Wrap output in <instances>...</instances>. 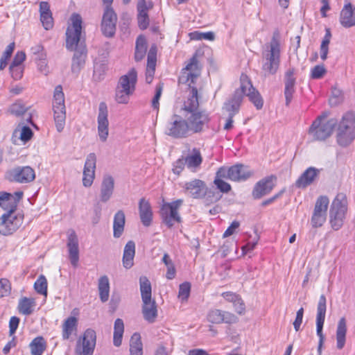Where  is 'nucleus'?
Segmentation results:
<instances>
[{
	"instance_id": "nucleus-1",
	"label": "nucleus",
	"mask_w": 355,
	"mask_h": 355,
	"mask_svg": "<svg viewBox=\"0 0 355 355\" xmlns=\"http://www.w3.org/2000/svg\"><path fill=\"white\" fill-rule=\"evenodd\" d=\"M71 19L72 24L66 31V48L69 51H75L71 71L73 73H78L85 65L87 51L85 40L81 36V17L78 14H73Z\"/></svg>"
},
{
	"instance_id": "nucleus-2",
	"label": "nucleus",
	"mask_w": 355,
	"mask_h": 355,
	"mask_svg": "<svg viewBox=\"0 0 355 355\" xmlns=\"http://www.w3.org/2000/svg\"><path fill=\"white\" fill-rule=\"evenodd\" d=\"M262 70L265 75L275 74L280 64V43L276 35H273L270 42L263 46Z\"/></svg>"
},
{
	"instance_id": "nucleus-3",
	"label": "nucleus",
	"mask_w": 355,
	"mask_h": 355,
	"mask_svg": "<svg viewBox=\"0 0 355 355\" xmlns=\"http://www.w3.org/2000/svg\"><path fill=\"white\" fill-rule=\"evenodd\" d=\"M355 139V114L349 112L345 114L338 125L336 140L339 146L347 147Z\"/></svg>"
},
{
	"instance_id": "nucleus-4",
	"label": "nucleus",
	"mask_w": 355,
	"mask_h": 355,
	"mask_svg": "<svg viewBox=\"0 0 355 355\" xmlns=\"http://www.w3.org/2000/svg\"><path fill=\"white\" fill-rule=\"evenodd\" d=\"M347 211V197L343 193H339L334 199L329 209V221L334 230L343 227Z\"/></svg>"
},
{
	"instance_id": "nucleus-5",
	"label": "nucleus",
	"mask_w": 355,
	"mask_h": 355,
	"mask_svg": "<svg viewBox=\"0 0 355 355\" xmlns=\"http://www.w3.org/2000/svg\"><path fill=\"white\" fill-rule=\"evenodd\" d=\"M336 124L335 119L327 120L325 115L319 116L310 127L309 133L315 140L324 141L331 135Z\"/></svg>"
},
{
	"instance_id": "nucleus-6",
	"label": "nucleus",
	"mask_w": 355,
	"mask_h": 355,
	"mask_svg": "<svg viewBox=\"0 0 355 355\" xmlns=\"http://www.w3.org/2000/svg\"><path fill=\"white\" fill-rule=\"evenodd\" d=\"M53 117L58 132H61L65 125L66 107L64 94L61 85L55 87L53 99Z\"/></svg>"
},
{
	"instance_id": "nucleus-7",
	"label": "nucleus",
	"mask_w": 355,
	"mask_h": 355,
	"mask_svg": "<svg viewBox=\"0 0 355 355\" xmlns=\"http://www.w3.org/2000/svg\"><path fill=\"white\" fill-rule=\"evenodd\" d=\"M183 203V200L178 199L171 202H165L160 209V215L163 223L171 228L175 223H180L181 217L179 215L178 209Z\"/></svg>"
},
{
	"instance_id": "nucleus-8",
	"label": "nucleus",
	"mask_w": 355,
	"mask_h": 355,
	"mask_svg": "<svg viewBox=\"0 0 355 355\" xmlns=\"http://www.w3.org/2000/svg\"><path fill=\"white\" fill-rule=\"evenodd\" d=\"M253 172L247 166L235 164L229 168L221 167L218 170V175L232 181H245L251 177Z\"/></svg>"
},
{
	"instance_id": "nucleus-9",
	"label": "nucleus",
	"mask_w": 355,
	"mask_h": 355,
	"mask_svg": "<svg viewBox=\"0 0 355 355\" xmlns=\"http://www.w3.org/2000/svg\"><path fill=\"white\" fill-rule=\"evenodd\" d=\"M166 133L173 138L181 139L191 135L187 120L174 114L168 121Z\"/></svg>"
},
{
	"instance_id": "nucleus-10",
	"label": "nucleus",
	"mask_w": 355,
	"mask_h": 355,
	"mask_svg": "<svg viewBox=\"0 0 355 355\" xmlns=\"http://www.w3.org/2000/svg\"><path fill=\"white\" fill-rule=\"evenodd\" d=\"M329 200L326 196H319L315 203L311 224L313 228L320 227L325 223Z\"/></svg>"
},
{
	"instance_id": "nucleus-11",
	"label": "nucleus",
	"mask_w": 355,
	"mask_h": 355,
	"mask_svg": "<svg viewBox=\"0 0 355 355\" xmlns=\"http://www.w3.org/2000/svg\"><path fill=\"white\" fill-rule=\"evenodd\" d=\"M96 342V331L92 329L85 331L82 338H80L76 345V355H93Z\"/></svg>"
},
{
	"instance_id": "nucleus-12",
	"label": "nucleus",
	"mask_w": 355,
	"mask_h": 355,
	"mask_svg": "<svg viewBox=\"0 0 355 355\" xmlns=\"http://www.w3.org/2000/svg\"><path fill=\"white\" fill-rule=\"evenodd\" d=\"M24 216L21 214H3L0 217V234L4 236L12 234L22 224Z\"/></svg>"
},
{
	"instance_id": "nucleus-13",
	"label": "nucleus",
	"mask_w": 355,
	"mask_h": 355,
	"mask_svg": "<svg viewBox=\"0 0 355 355\" xmlns=\"http://www.w3.org/2000/svg\"><path fill=\"white\" fill-rule=\"evenodd\" d=\"M240 80L241 85L239 89L242 91V96H248L256 108L261 110L263 107V100L260 93L253 87L250 80L246 75L242 74Z\"/></svg>"
},
{
	"instance_id": "nucleus-14",
	"label": "nucleus",
	"mask_w": 355,
	"mask_h": 355,
	"mask_svg": "<svg viewBox=\"0 0 355 355\" xmlns=\"http://www.w3.org/2000/svg\"><path fill=\"white\" fill-rule=\"evenodd\" d=\"M326 309V297L324 295H321L318 304L316 315V334L319 337L318 347V352L319 354H321L322 347L325 339L324 335L322 333V329L325 320Z\"/></svg>"
},
{
	"instance_id": "nucleus-15",
	"label": "nucleus",
	"mask_w": 355,
	"mask_h": 355,
	"mask_svg": "<svg viewBox=\"0 0 355 355\" xmlns=\"http://www.w3.org/2000/svg\"><path fill=\"white\" fill-rule=\"evenodd\" d=\"M7 178L11 182L26 184L35 180V173L31 166H17L7 173Z\"/></svg>"
},
{
	"instance_id": "nucleus-16",
	"label": "nucleus",
	"mask_w": 355,
	"mask_h": 355,
	"mask_svg": "<svg viewBox=\"0 0 355 355\" xmlns=\"http://www.w3.org/2000/svg\"><path fill=\"white\" fill-rule=\"evenodd\" d=\"M200 69L197 58V53H196L182 69V74L179 78L180 83H187L190 80L191 83H194L196 79L200 74Z\"/></svg>"
},
{
	"instance_id": "nucleus-17",
	"label": "nucleus",
	"mask_w": 355,
	"mask_h": 355,
	"mask_svg": "<svg viewBox=\"0 0 355 355\" xmlns=\"http://www.w3.org/2000/svg\"><path fill=\"white\" fill-rule=\"evenodd\" d=\"M186 120L191 135L202 132L204 127L208 124L209 117L208 114L202 111L190 114L189 116H187Z\"/></svg>"
},
{
	"instance_id": "nucleus-18",
	"label": "nucleus",
	"mask_w": 355,
	"mask_h": 355,
	"mask_svg": "<svg viewBox=\"0 0 355 355\" xmlns=\"http://www.w3.org/2000/svg\"><path fill=\"white\" fill-rule=\"evenodd\" d=\"M22 196V191H16L14 193L0 192V207L6 211L5 214L15 213L17 205Z\"/></svg>"
},
{
	"instance_id": "nucleus-19",
	"label": "nucleus",
	"mask_w": 355,
	"mask_h": 355,
	"mask_svg": "<svg viewBox=\"0 0 355 355\" xmlns=\"http://www.w3.org/2000/svg\"><path fill=\"white\" fill-rule=\"evenodd\" d=\"M116 21L117 17L113 9L106 6L101 22V31L105 36L107 37L114 36Z\"/></svg>"
},
{
	"instance_id": "nucleus-20",
	"label": "nucleus",
	"mask_w": 355,
	"mask_h": 355,
	"mask_svg": "<svg viewBox=\"0 0 355 355\" xmlns=\"http://www.w3.org/2000/svg\"><path fill=\"white\" fill-rule=\"evenodd\" d=\"M108 111L107 106L105 102L99 104L98 114V133L99 139L101 141L105 142L108 137V125L107 119Z\"/></svg>"
},
{
	"instance_id": "nucleus-21",
	"label": "nucleus",
	"mask_w": 355,
	"mask_h": 355,
	"mask_svg": "<svg viewBox=\"0 0 355 355\" xmlns=\"http://www.w3.org/2000/svg\"><path fill=\"white\" fill-rule=\"evenodd\" d=\"M96 166V156L95 153H89L86 158L84 169L83 184L85 187H89L93 184L95 178V170Z\"/></svg>"
},
{
	"instance_id": "nucleus-22",
	"label": "nucleus",
	"mask_w": 355,
	"mask_h": 355,
	"mask_svg": "<svg viewBox=\"0 0 355 355\" xmlns=\"http://www.w3.org/2000/svg\"><path fill=\"white\" fill-rule=\"evenodd\" d=\"M183 188L185 192L195 199L202 198L206 194L207 185L199 179H193L184 183Z\"/></svg>"
},
{
	"instance_id": "nucleus-23",
	"label": "nucleus",
	"mask_w": 355,
	"mask_h": 355,
	"mask_svg": "<svg viewBox=\"0 0 355 355\" xmlns=\"http://www.w3.org/2000/svg\"><path fill=\"white\" fill-rule=\"evenodd\" d=\"M276 180L274 175L268 176L261 179L254 187L252 196L254 199H259L263 196L270 193L275 187L273 181Z\"/></svg>"
},
{
	"instance_id": "nucleus-24",
	"label": "nucleus",
	"mask_w": 355,
	"mask_h": 355,
	"mask_svg": "<svg viewBox=\"0 0 355 355\" xmlns=\"http://www.w3.org/2000/svg\"><path fill=\"white\" fill-rule=\"evenodd\" d=\"M67 246L70 262L76 268L79 261V246L78 236L74 230H71L68 234Z\"/></svg>"
},
{
	"instance_id": "nucleus-25",
	"label": "nucleus",
	"mask_w": 355,
	"mask_h": 355,
	"mask_svg": "<svg viewBox=\"0 0 355 355\" xmlns=\"http://www.w3.org/2000/svg\"><path fill=\"white\" fill-rule=\"evenodd\" d=\"M320 170L310 166L306 168L295 181V185L297 188L304 189L314 182L318 178Z\"/></svg>"
},
{
	"instance_id": "nucleus-26",
	"label": "nucleus",
	"mask_w": 355,
	"mask_h": 355,
	"mask_svg": "<svg viewBox=\"0 0 355 355\" xmlns=\"http://www.w3.org/2000/svg\"><path fill=\"white\" fill-rule=\"evenodd\" d=\"M114 190V179L110 175H105L100 187L99 198L102 202H107L112 198Z\"/></svg>"
},
{
	"instance_id": "nucleus-27",
	"label": "nucleus",
	"mask_w": 355,
	"mask_h": 355,
	"mask_svg": "<svg viewBox=\"0 0 355 355\" xmlns=\"http://www.w3.org/2000/svg\"><path fill=\"white\" fill-rule=\"evenodd\" d=\"M137 81V73L135 69H131L126 74L120 77L116 87L131 92H135Z\"/></svg>"
},
{
	"instance_id": "nucleus-28",
	"label": "nucleus",
	"mask_w": 355,
	"mask_h": 355,
	"mask_svg": "<svg viewBox=\"0 0 355 355\" xmlns=\"http://www.w3.org/2000/svg\"><path fill=\"white\" fill-rule=\"evenodd\" d=\"M340 23L345 28H350L355 26V8L351 3L344 5L340 14Z\"/></svg>"
},
{
	"instance_id": "nucleus-29",
	"label": "nucleus",
	"mask_w": 355,
	"mask_h": 355,
	"mask_svg": "<svg viewBox=\"0 0 355 355\" xmlns=\"http://www.w3.org/2000/svg\"><path fill=\"white\" fill-rule=\"evenodd\" d=\"M242 101V91L239 88L236 89L232 97L224 104L223 109L228 112V115L234 116L239 112Z\"/></svg>"
},
{
	"instance_id": "nucleus-30",
	"label": "nucleus",
	"mask_w": 355,
	"mask_h": 355,
	"mask_svg": "<svg viewBox=\"0 0 355 355\" xmlns=\"http://www.w3.org/2000/svg\"><path fill=\"white\" fill-rule=\"evenodd\" d=\"M139 216L142 224L148 227L153 220V211L150 202L145 198H141L139 202Z\"/></svg>"
},
{
	"instance_id": "nucleus-31",
	"label": "nucleus",
	"mask_w": 355,
	"mask_h": 355,
	"mask_svg": "<svg viewBox=\"0 0 355 355\" xmlns=\"http://www.w3.org/2000/svg\"><path fill=\"white\" fill-rule=\"evenodd\" d=\"M143 302L142 306V313L144 318L149 323H153L155 322L157 317V304L155 300H150L149 301Z\"/></svg>"
},
{
	"instance_id": "nucleus-32",
	"label": "nucleus",
	"mask_w": 355,
	"mask_h": 355,
	"mask_svg": "<svg viewBox=\"0 0 355 355\" xmlns=\"http://www.w3.org/2000/svg\"><path fill=\"white\" fill-rule=\"evenodd\" d=\"M191 89L187 99L184 103V110L189 114L196 113L199 106L198 89L195 87H191L189 84Z\"/></svg>"
},
{
	"instance_id": "nucleus-33",
	"label": "nucleus",
	"mask_w": 355,
	"mask_h": 355,
	"mask_svg": "<svg viewBox=\"0 0 355 355\" xmlns=\"http://www.w3.org/2000/svg\"><path fill=\"white\" fill-rule=\"evenodd\" d=\"M135 255V243L129 241L124 247L122 258L123 266L126 269L131 268L134 265V257Z\"/></svg>"
},
{
	"instance_id": "nucleus-34",
	"label": "nucleus",
	"mask_w": 355,
	"mask_h": 355,
	"mask_svg": "<svg viewBox=\"0 0 355 355\" xmlns=\"http://www.w3.org/2000/svg\"><path fill=\"white\" fill-rule=\"evenodd\" d=\"M347 321L345 317H342L338 320L336 327V347L338 349H342L345 345L347 334Z\"/></svg>"
},
{
	"instance_id": "nucleus-35",
	"label": "nucleus",
	"mask_w": 355,
	"mask_h": 355,
	"mask_svg": "<svg viewBox=\"0 0 355 355\" xmlns=\"http://www.w3.org/2000/svg\"><path fill=\"white\" fill-rule=\"evenodd\" d=\"M125 223V216L123 211L119 210L114 216L113 220V236L119 238L122 235Z\"/></svg>"
},
{
	"instance_id": "nucleus-36",
	"label": "nucleus",
	"mask_w": 355,
	"mask_h": 355,
	"mask_svg": "<svg viewBox=\"0 0 355 355\" xmlns=\"http://www.w3.org/2000/svg\"><path fill=\"white\" fill-rule=\"evenodd\" d=\"M188 168L193 170L199 167L202 162V157L199 149L194 148L185 157Z\"/></svg>"
},
{
	"instance_id": "nucleus-37",
	"label": "nucleus",
	"mask_w": 355,
	"mask_h": 355,
	"mask_svg": "<svg viewBox=\"0 0 355 355\" xmlns=\"http://www.w3.org/2000/svg\"><path fill=\"white\" fill-rule=\"evenodd\" d=\"M78 320L74 316L68 317L62 324V336L64 340L69 338L72 333L77 329Z\"/></svg>"
},
{
	"instance_id": "nucleus-38",
	"label": "nucleus",
	"mask_w": 355,
	"mask_h": 355,
	"mask_svg": "<svg viewBox=\"0 0 355 355\" xmlns=\"http://www.w3.org/2000/svg\"><path fill=\"white\" fill-rule=\"evenodd\" d=\"M98 289L101 302H107L110 295V282L107 276L103 275L99 278Z\"/></svg>"
},
{
	"instance_id": "nucleus-39",
	"label": "nucleus",
	"mask_w": 355,
	"mask_h": 355,
	"mask_svg": "<svg viewBox=\"0 0 355 355\" xmlns=\"http://www.w3.org/2000/svg\"><path fill=\"white\" fill-rule=\"evenodd\" d=\"M146 40L144 35H139L136 40L135 60L136 62L142 60L146 54Z\"/></svg>"
},
{
	"instance_id": "nucleus-40",
	"label": "nucleus",
	"mask_w": 355,
	"mask_h": 355,
	"mask_svg": "<svg viewBox=\"0 0 355 355\" xmlns=\"http://www.w3.org/2000/svg\"><path fill=\"white\" fill-rule=\"evenodd\" d=\"M139 286L142 301L152 300V287L148 279L145 276L139 278Z\"/></svg>"
},
{
	"instance_id": "nucleus-41",
	"label": "nucleus",
	"mask_w": 355,
	"mask_h": 355,
	"mask_svg": "<svg viewBox=\"0 0 355 355\" xmlns=\"http://www.w3.org/2000/svg\"><path fill=\"white\" fill-rule=\"evenodd\" d=\"M123 332V321L120 318H117L114 324L113 343L114 346L119 347L121 345Z\"/></svg>"
},
{
	"instance_id": "nucleus-42",
	"label": "nucleus",
	"mask_w": 355,
	"mask_h": 355,
	"mask_svg": "<svg viewBox=\"0 0 355 355\" xmlns=\"http://www.w3.org/2000/svg\"><path fill=\"white\" fill-rule=\"evenodd\" d=\"M130 355H142L143 345L141 340L140 334L135 333L130 340Z\"/></svg>"
},
{
	"instance_id": "nucleus-43",
	"label": "nucleus",
	"mask_w": 355,
	"mask_h": 355,
	"mask_svg": "<svg viewBox=\"0 0 355 355\" xmlns=\"http://www.w3.org/2000/svg\"><path fill=\"white\" fill-rule=\"evenodd\" d=\"M32 355H42L45 351L46 343L42 336L35 338L30 343Z\"/></svg>"
},
{
	"instance_id": "nucleus-44",
	"label": "nucleus",
	"mask_w": 355,
	"mask_h": 355,
	"mask_svg": "<svg viewBox=\"0 0 355 355\" xmlns=\"http://www.w3.org/2000/svg\"><path fill=\"white\" fill-rule=\"evenodd\" d=\"M34 305L35 301L33 299L24 297L19 302V311L26 315H31L33 311V306Z\"/></svg>"
},
{
	"instance_id": "nucleus-45",
	"label": "nucleus",
	"mask_w": 355,
	"mask_h": 355,
	"mask_svg": "<svg viewBox=\"0 0 355 355\" xmlns=\"http://www.w3.org/2000/svg\"><path fill=\"white\" fill-rule=\"evenodd\" d=\"M133 92L122 89L118 87L115 89V100L118 103L127 104L129 101L130 96Z\"/></svg>"
},
{
	"instance_id": "nucleus-46",
	"label": "nucleus",
	"mask_w": 355,
	"mask_h": 355,
	"mask_svg": "<svg viewBox=\"0 0 355 355\" xmlns=\"http://www.w3.org/2000/svg\"><path fill=\"white\" fill-rule=\"evenodd\" d=\"M34 288L37 293L46 295L47 280L43 275H41L35 281L34 284Z\"/></svg>"
},
{
	"instance_id": "nucleus-47",
	"label": "nucleus",
	"mask_w": 355,
	"mask_h": 355,
	"mask_svg": "<svg viewBox=\"0 0 355 355\" xmlns=\"http://www.w3.org/2000/svg\"><path fill=\"white\" fill-rule=\"evenodd\" d=\"M203 198H205V203L209 205L218 202L222 198V195L216 190L208 189L207 188L206 194Z\"/></svg>"
},
{
	"instance_id": "nucleus-48",
	"label": "nucleus",
	"mask_w": 355,
	"mask_h": 355,
	"mask_svg": "<svg viewBox=\"0 0 355 355\" xmlns=\"http://www.w3.org/2000/svg\"><path fill=\"white\" fill-rule=\"evenodd\" d=\"M223 311L220 309L210 310L207 314V320L213 324L223 323Z\"/></svg>"
},
{
	"instance_id": "nucleus-49",
	"label": "nucleus",
	"mask_w": 355,
	"mask_h": 355,
	"mask_svg": "<svg viewBox=\"0 0 355 355\" xmlns=\"http://www.w3.org/2000/svg\"><path fill=\"white\" fill-rule=\"evenodd\" d=\"M15 49V43H10L7 46L0 59V70H3L7 66V61L10 58Z\"/></svg>"
},
{
	"instance_id": "nucleus-50",
	"label": "nucleus",
	"mask_w": 355,
	"mask_h": 355,
	"mask_svg": "<svg viewBox=\"0 0 355 355\" xmlns=\"http://www.w3.org/2000/svg\"><path fill=\"white\" fill-rule=\"evenodd\" d=\"M191 291V284L189 282H185L179 286L178 298L182 301H187L189 297Z\"/></svg>"
},
{
	"instance_id": "nucleus-51",
	"label": "nucleus",
	"mask_w": 355,
	"mask_h": 355,
	"mask_svg": "<svg viewBox=\"0 0 355 355\" xmlns=\"http://www.w3.org/2000/svg\"><path fill=\"white\" fill-rule=\"evenodd\" d=\"M157 62V49L155 46L150 47L147 55L146 69H155Z\"/></svg>"
},
{
	"instance_id": "nucleus-52",
	"label": "nucleus",
	"mask_w": 355,
	"mask_h": 355,
	"mask_svg": "<svg viewBox=\"0 0 355 355\" xmlns=\"http://www.w3.org/2000/svg\"><path fill=\"white\" fill-rule=\"evenodd\" d=\"M223 179L225 178L223 177H219L218 175L217 171L214 183L216 186L217 189L220 190V192L227 193L231 190V186L229 183L225 182Z\"/></svg>"
},
{
	"instance_id": "nucleus-53",
	"label": "nucleus",
	"mask_w": 355,
	"mask_h": 355,
	"mask_svg": "<svg viewBox=\"0 0 355 355\" xmlns=\"http://www.w3.org/2000/svg\"><path fill=\"white\" fill-rule=\"evenodd\" d=\"M27 109L21 103L17 102L13 103L10 107V112L11 114L19 116L26 113Z\"/></svg>"
},
{
	"instance_id": "nucleus-54",
	"label": "nucleus",
	"mask_w": 355,
	"mask_h": 355,
	"mask_svg": "<svg viewBox=\"0 0 355 355\" xmlns=\"http://www.w3.org/2000/svg\"><path fill=\"white\" fill-rule=\"evenodd\" d=\"M40 21L46 30H50L53 26V19L51 12L41 15Z\"/></svg>"
},
{
	"instance_id": "nucleus-55",
	"label": "nucleus",
	"mask_w": 355,
	"mask_h": 355,
	"mask_svg": "<svg viewBox=\"0 0 355 355\" xmlns=\"http://www.w3.org/2000/svg\"><path fill=\"white\" fill-rule=\"evenodd\" d=\"M31 52L37 55V59H39L43 64H45L46 54L44 51V47L41 44H36L31 48Z\"/></svg>"
},
{
	"instance_id": "nucleus-56",
	"label": "nucleus",
	"mask_w": 355,
	"mask_h": 355,
	"mask_svg": "<svg viewBox=\"0 0 355 355\" xmlns=\"http://www.w3.org/2000/svg\"><path fill=\"white\" fill-rule=\"evenodd\" d=\"M295 69L293 67H290L286 70L284 75V84L285 85H295L296 78L294 76Z\"/></svg>"
},
{
	"instance_id": "nucleus-57",
	"label": "nucleus",
	"mask_w": 355,
	"mask_h": 355,
	"mask_svg": "<svg viewBox=\"0 0 355 355\" xmlns=\"http://www.w3.org/2000/svg\"><path fill=\"white\" fill-rule=\"evenodd\" d=\"M325 73L326 69L323 65H316L311 69V77L313 79H320Z\"/></svg>"
},
{
	"instance_id": "nucleus-58",
	"label": "nucleus",
	"mask_w": 355,
	"mask_h": 355,
	"mask_svg": "<svg viewBox=\"0 0 355 355\" xmlns=\"http://www.w3.org/2000/svg\"><path fill=\"white\" fill-rule=\"evenodd\" d=\"M187 166V162L184 157L179 158L173 163V172L175 174L179 175Z\"/></svg>"
},
{
	"instance_id": "nucleus-59",
	"label": "nucleus",
	"mask_w": 355,
	"mask_h": 355,
	"mask_svg": "<svg viewBox=\"0 0 355 355\" xmlns=\"http://www.w3.org/2000/svg\"><path fill=\"white\" fill-rule=\"evenodd\" d=\"M162 87L160 85H157L156 89H155V94L152 100L151 105H152L153 108L155 110H157V111L159 110V101L160 97L162 96Z\"/></svg>"
},
{
	"instance_id": "nucleus-60",
	"label": "nucleus",
	"mask_w": 355,
	"mask_h": 355,
	"mask_svg": "<svg viewBox=\"0 0 355 355\" xmlns=\"http://www.w3.org/2000/svg\"><path fill=\"white\" fill-rule=\"evenodd\" d=\"M295 93V85H285L284 96L286 98V105H288L293 99Z\"/></svg>"
},
{
	"instance_id": "nucleus-61",
	"label": "nucleus",
	"mask_w": 355,
	"mask_h": 355,
	"mask_svg": "<svg viewBox=\"0 0 355 355\" xmlns=\"http://www.w3.org/2000/svg\"><path fill=\"white\" fill-rule=\"evenodd\" d=\"M10 285L9 281L6 279L0 280V297L8 295L10 293Z\"/></svg>"
},
{
	"instance_id": "nucleus-62",
	"label": "nucleus",
	"mask_w": 355,
	"mask_h": 355,
	"mask_svg": "<svg viewBox=\"0 0 355 355\" xmlns=\"http://www.w3.org/2000/svg\"><path fill=\"white\" fill-rule=\"evenodd\" d=\"M137 20L139 27L141 30H145L148 28L149 25V19L148 14H138Z\"/></svg>"
},
{
	"instance_id": "nucleus-63",
	"label": "nucleus",
	"mask_w": 355,
	"mask_h": 355,
	"mask_svg": "<svg viewBox=\"0 0 355 355\" xmlns=\"http://www.w3.org/2000/svg\"><path fill=\"white\" fill-rule=\"evenodd\" d=\"M342 101L341 92L340 90L334 89L332 91V95L329 98V103L331 106H336Z\"/></svg>"
},
{
	"instance_id": "nucleus-64",
	"label": "nucleus",
	"mask_w": 355,
	"mask_h": 355,
	"mask_svg": "<svg viewBox=\"0 0 355 355\" xmlns=\"http://www.w3.org/2000/svg\"><path fill=\"white\" fill-rule=\"evenodd\" d=\"M33 135L32 130L28 126H23L21 131L20 139L24 142L29 141Z\"/></svg>"
}]
</instances>
